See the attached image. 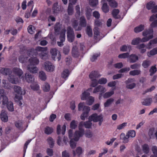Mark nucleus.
<instances>
[{
	"label": "nucleus",
	"instance_id": "f257e3e1",
	"mask_svg": "<svg viewBox=\"0 0 157 157\" xmlns=\"http://www.w3.org/2000/svg\"><path fill=\"white\" fill-rule=\"evenodd\" d=\"M48 50H22L20 52H26L28 56L31 57L29 59L30 64L29 65L36 66L39 63V60L36 56H39L42 59L45 60L49 58Z\"/></svg>",
	"mask_w": 157,
	"mask_h": 157
},
{
	"label": "nucleus",
	"instance_id": "f03ea898",
	"mask_svg": "<svg viewBox=\"0 0 157 157\" xmlns=\"http://www.w3.org/2000/svg\"><path fill=\"white\" fill-rule=\"evenodd\" d=\"M82 109L83 112L81 114L80 118L82 120H85L88 117V113L90 110V108L88 106H85L84 102H80L78 105V110L80 111Z\"/></svg>",
	"mask_w": 157,
	"mask_h": 157
},
{
	"label": "nucleus",
	"instance_id": "7ed1b4c3",
	"mask_svg": "<svg viewBox=\"0 0 157 157\" xmlns=\"http://www.w3.org/2000/svg\"><path fill=\"white\" fill-rule=\"evenodd\" d=\"M2 105L3 106L6 105L8 110L11 112L14 111L13 104L11 101H8V98L6 96H2Z\"/></svg>",
	"mask_w": 157,
	"mask_h": 157
},
{
	"label": "nucleus",
	"instance_id": "20e7f679",
	"mask_svg": "<svg viewBox=\"0 0 157 157\" xmlns=\"http://www.w3.org/2000/svg\"><path fill=\"white\" fill-rule=\"evenodd\" d=\"M82 123L79 124L78 126L79 130L75 131L74 134V140L75 141H78L80 137H82L84 134V130L81 126L82 125Z\"/></svg>",
	"mask_w": 157,
	"mask_h": 157
},
{
	"label": "nucleus",
	"instance_id": "39448f33",
	"mask_svg": "<svg viewBox=\"0 0 157 157\" xmlns=\"http://www.w3.org/2000/svg\"><path fill=\"white\" fill-rule=\"evenodd\" d=\"M13 90L14 92L17 94H15L14 99L15 101H19L20 100H22V91L21 88L19 86H15L13 88Z\"/></svg>",
	"mask_w": 157,
	"mask_h": 157
},
{
	"label": "nucleus",
	"instance_id": "423d86ee",
	"mask_svg": "<svg viewBox=\"0 0 157 157\" xmlns=\"http://www.w3.org/2000/svg\"><path fill=\"white\" fill-rule=\"evenodd\" d=\"M67 37L68 41L71 43L73 42L75 39V35L73 29L70 26L67 28Z\"/></svg>",
	"mask_w": 157,
	"mask_h": 157
},
{
	"label": "nucleus",
	"instance_id": "0eeeda50",
	"mask_svg": "<svg viewBox=\"0 0 157 157\" xmlns=\"http://www.w3.org/2000/svg\"><path fill=\"white\" fill-rule=\"evenodd\" d=\"M44 67L45 70L46 71L50 72L53 71L55 68V67L52 63L48 61H46L45 62Z\"/></svg>",
	"mask_w": 157,
	"mask_h": 157
},
{
	"label": "nucleus",
	"instance_id": "6e6552de",
	"mask_svg": "<svg viewBox=\"0 0 157 157\" xmlns=\"http://www.w3.org/2000/svg\"><path fill=\"white\" fill-rule=\"evenodd\" d=\"M50 52L52 55V59L55 60V58L58 59V61L61 59V56L60 52L58 50H51Z\"/></svg>",
	"mask_w": 157,
	"mask_h": 157
},
{
	"label": "nucleus",
	"instance_id": "1a4fd4ad",
	"mask_svg": "<svg viewBox=\"0 0 157 157\" xmlns=\"http://www.w3.org/2000/svg\"><path fill=\"white\" fill-rule=\"evenodd\" d=\"M102 118L103 117L102 115H98L97 113H93L89 117V119L94 122H97Z\"/></svg>",
	"mask_w": 157,
	"mask_h": 157
},
{
	"label": "nucleus",
	"instance_id": "9d476101",
	"mask_svg": "<svg viewBox=\"0 0 157 157\" xmlns=\"http://www.w3.org/2000/svg\"><path fill=\"white\" fill-rule=\"evenodd\" d=\"M105 91V88L101 85H99L95 87L93 91L94 93H96L98 92H101L100 94L99 98L100 99L102 95V93H104Z\"/></svg>",
	"mask_w": 157,
	"mask_h": 157
},
{
	"label": "nucleus",
	"instance_id": "9b49d317",
	"mask_svg": "<svg viewBox=\"0 0 157 157\" xmlns=\"http://www.w3.org/2000/svg\"><path fill=\"white\" fill-rule=\"evenodd\" d=\"M9 81L11 83L16 84L18 82V78L14 75L10 74L8 78Z\"/></svg>",
	"mask_w": 157,
	"mask_h": 157
},
{
	"label": "nucleus",
	"instance_id": "f8f14e48",
	"mask_svg": "<svg viewBox=\"0 0 157 157\" xmlns=\"http://www.w3.org/2000/svg\"><path fill=\"white\" fill-rule=\"evenodd\" d=\"M25 79L28 83H32L34 81V76L29 73H26L25 76Z\"/></svg>",
	"mask_w": 157,
	"mask_h": 157
},
{
	"label": "nucleus",
	"instance_id": "ddd939ff",
	"mask_svg": "<svg viewBox=\"0 0 157 157\" xmlns=\"http://www.w3.org/2000/svg\"><path fill=\"white\" fill-rule=\"evenodd\" d=\"M12 71L14 74L19 77L21 76L23 73L22 71L17 67H14Z\"/></svg>",
	"mask_w": 157,
	"mask_h": 157
},
{
	"label": "nucleus",
	"instance_id": "4468645a",
	"mask_svg": "<svg viewBox=\"0 0 157 157\" xmlns=\"http://www.w3.org/2000/svg\"><path fill=\"white\" fill-rule=\"evenodd\" d=\"M0 72L3 75H7L11 74L12 73V71L10 68H2L0 70Z\"/></svg>",
	"mask_w": 157,
	"mask_h": 157
},
{
	"label": "nucleus",
	"instance_id": "2eb2a0df",
	"mask_svg": "<svg viewBox=\"0 0 157 157\" xmlns=\"http://www.w3.org/2000/svg\"><path fill=\"white\" fill-rule=\"evenodd\" d=\"M92 10L89 6L86 8L85 15L87 20H90L92 15Z\"/></svg>",
	"mask_w": 157,
	"mask_h": 157
},
{
	"label": "nucleus",
	"instance_id": "dca6fc26",
	"mask_svg": "<svg viewBox=\"0 0 157 157\" xmlns=\"http://www.w3.org/2000/svg\"><path fill=\"white\" fill-rule=\"evenodd\" d=\"M91 121H86V122L81 121L79 124H80L81 122L82 123V125L81 126L82 128V127L84 126V127L87 128H91L92 125V123L91 122Z\"/></svg>",
	"mask_w": 157,
	"mask_h": 157
},
{
	"label": "nucleus",
	"instance_id": "f3484780",
	"mask_svg": "<svg viewBox=\"0 0 157 157\" xmlns=\"http://www.w3.org/2000/svg\"><path fill=\"white\" fill-rule=\"evenodd\" d=\"M129 136L126 134V135L123 132L121 133L120 136V139L123 140V142L124 143H126L129 141Z\"/></svg>",
	"mask_w": 157,
	"mask_h": 157
},
{
	"label": "nucleus",
	"instance_id": "a211bd4d",
	"mask_svg": "<svg viewBox=\"0 0 157 157\" xmlns=\"http://www.w3.org/2000/svg\"><path fill=\"white\" fill-rule=\"evenodd\" d=\"M27 68L30 72L33 73H37L38 70V68L35 66L28 65Z\"/></svg>",
	"mask_w": 157,
	"mask_h": 157
},
{
	"label": "nucleus",
	"instance_id": "6ab92c4d",
	"mask_svg": "<svg viewBox=\"0 0 157 157\" xmlns=\"http://www.w3.org/2000/svg\"><path fill=\"white\" fill-rule=\"evenodd\" d=\"M101 75L99 74V72L96 71H93L90 74L89 77L90 79H94L99 77Z\"/></svg>",
	"mask_w": 157,
	"mask_h": 157
},
{
	"label": "nucleus",
	"instance_id": "aec40b11",
	"mask_svg": "<svg viewBox=\"0 0 157 157\" xmlns=\"http://www.w3.org/2000/svg\"><path fill=\"white\" fill-rule=\"evenodd\" d=\"M0 117L3 121L6 122L8 120V117L6 112L2 111L0 114Z\"/></svg>",
	"mask_w": 157,
	"mask_h": 157
},
{
	"label": "nucleus",
	"instance_id": "412c9836",
	"mask_svg": "<svg viewBox=\"0 0 157 157\" xmlns=\"http://www.w3.org/2000/svg\"><path fill=\"white\" fill-rule=\"evenodd\" d=\"M86 25V20L84 17L82 16L81 17L80 19L79 26L81 27L82 29V27H85Z\"/></svg>",
	"mask_w": 157,
	"mask_h": 157
},
{
	"label": "nucleus",
	"instance_id": "4be33fe9",
	"mask_svg": "<svg viewBox=\"0 0 157 157\" xmlns=\"http://www.w3.org/2000/svg\"><path fill=\"white\" fill-rule=\"evenodd\" d=\"M129 59L130 63H134L138 59V57L135 54H132L129 56Z\"/></svg>",
	"mask_w": 157,
	"mask_h": 157
},
{
	"label": "nucleus",
	"instance_id": "5701e85b",
	"mask_svg": "<svg viewBox=\"0 0 157 157\" xmlns=\"http://www.w3.org/2000/svg\"><path fill=\"white\" fill-rule=\"evenodd\" d=\"M144 29V25L141 24L134 28V31L136 33H139L142 31Z\"/></svg>",
	"mask_w": 157,
	"mask_h": 157
},
{
	"label": "nucleus",
	"instance_id": "b1692460",
	"mask_svg": "<svg viewBox=\"0 0 157 157\" xmlns=\"http://www.w3.org/2000/svg\"><path fill=\"white\" fill-rule=\"evenodd\" d=\"M39 77L40 79L43 81H45L47 79V76L45 73L41 71L39 72Z\"/></svg>",
	"mask_w": 157,
	"mask_h": 157
},
{
	"label": "nucleus",
	"instance_id": "393cba45",
	"mask_svg": "<svg viewBox=\"0 0 157 157\" xmlns=\"http://www.w3.org/2000/svg\"><path fill=\"white\" fill-rule=\"evenodd\" d=\"M78 22L77 20H75L72 23V26L76 31H80L82 29L80 26L78 27Z\"/></svg>",
	"mask_w": 157,
	"mask_h": 157
},
{
	"label": "nucleus",
	"instance_id": "a878e982",
	"mask_svg": "<svg viewBox=\"0 0 157 157\" xmlns=\"http://www.w3.org/2000/svg\"><path fill=\"white\" fill-rule=\"evenodd\" d=\"M52 10L53 13H57L60 10V7L58 5L57 2L53 4L52 7Z\"/></svg>",
	"mask_w": 157,
	"mask_h": 157
},
{
	"label": "nucleus",
	"instance_id": "bb28decb",
	"mask_svg": "<svg viewBox=\"0 0 157 157\" xmlns=\"http://www.w3.org/2000/svg\"><path fill=\"white\" fill-rule=\"evenodd\" d=\"M153 29L151 28L149 29L148 30H145L142 33L144 36H147L148 35H153Z\"/></svg>",
	"mask_w": 157,
	"mask_h": 157
},
{
	"label": "nucleus",
	"instance_id": "cd10ccee",
	"mask_svg": "<svg viewBox=\"0 0 157 157\" xmlns=\"http://www.w3.org/2000/svg\"><path fill=\"white\" fill-rule=\"evenodd\" d=\"M142 151L145 154H148L149 151V148L148 145L147 144H145L142 146Z\"/></svg>",
	"mask_w": 157,
	"mask_h": 157
},
{
	"label": "nucleus",
	"instance_id": "c85d7f7f",
	"mask_svg": "<svg viewBox=\"0 0 157 157\" xmlns=\"http://www.w3.org/2000/svg\"><path fill=\"white\" fill-rule=\"evenodd\" d=\"M152 101V100L151 98H146L144 99L143 102H142V104L146 106L149 105Z\"/></svg>",
	"mask_w": 157,
	"mask_h": 157
},
{
	"label": "nucleus",
	"instance_id": "c756f323",
	"mask_svg": "<svg viewBox=\"0 0 157 157\" xmlns=\"http://www.w3.org/2000/svg\"><path fill=\"white\" fill-rule=\"evenodd\" d=\"M109 6L112 8H116L118 6V3L115 0H111L109 2Z\"/></svg>",
	"mask_w": 157,
	"mask_h": 157
},
{
	"label": "nucleus",
	"instance_id": "7c9ffc66",
	"mask_svg": "<svg viewBox=\"0 0 157 157\" xmlns=\"http://www.w3.org/2000/svg\"><path fill=\"white\" fill-rule=\"evenodd\" d=\"M47 141L50 147L51 148H53L54 144V141L53 139L50 137L47 139Z\"/></svg>",
	"mask_w": 157,
	"mask_h": 157
},
{
	"label": "nucleus",
	"instance_id": "2f4dec72",
	"mask_svg": "<svg viewBox=\"0 0 157 157\" xmlns=\"http://www.w3.org/2000/svg\"><path fill=\"white\" fill-rule=\"evenodd\" d=\"M102 11L105 13H108L109 10V9L106 3H104L101 7Z\"/></svg>",
	"mask_w": 157,
	"mask_h": 157
},
{
	"label": "nucleus",
	"instance_id": "473e14b6",
	"mask_svg": "<svg viewBox=\"0 0 157 157\" xmlns=\"http://www.w3.org/2000/svg\"><path fill=\"white\" fill-rule=\"evenodd\" d=\"M53 132V129L52 128L49 126H47L44 129V132L47 135L51 134Z\"/></svg>",
	"mask_w": 157,
	"mask_h": 157
},
{
	"label": "nucleus",
	"instance_id": "72a5a7b5",
	"mask_svg": "<svg viewBox=\"0 0 157 157\" xmlns=\"http://www.w3.org/2000/svg\"><path fill=\"white\" fill-rule=\"evenodd\" d=\"M25 55L20 56L18 58V60L19 62L22 63H25L28 60L27 57H25Z\"/></svg>",
	"mask_w": 157,
	"mask_h": 157
},
{
	"label": "nucleus",
	"instance_id": "f704fd0d",
	"mask_svg": "<svg viewBox=\"0 0 157 157\" xmlns=\"http://www.w3.org/2000/svg\"><path fill=\"white\" fill-rule=\"evenodd\" d=\"M144 37L143 38L141 39H140V42H144L149 40L151 39H152L153 36L152 35H149L148 36H144Z\"/></svg>",
	"mask_w": 157,
	"mask_h": 157
},
{
	"label": "nucleus",
	"instance_id": "c9c22d12",
	"mask_svg": "<svg viewBox=\"0 0 157 157\" xmlns=\"http://www.w3.org/2000/svg\"><path fill=\"white\" fill-rule=\"evenodd\" d=\"M42 89L44 92H48L50 90L49 84L48 83H45L43 86Z\"/></svg>",
	"mask_w": 157,
	"mask_h": 157
},
{
	"label": "nucleus",
	"instance_id": "e433bc0d",
	"mask_svg": "<svg viewBox=\"0 0 157 157\" xmlns=\"http://www.w3.org/2000/svg\"><path fill=\"white\" fill-rule=\"evenodd\" d=\"M114 101V99L113 98H110L108 99L104 104L105 107H109L112 102Z\"/></svg>",
	"mask_w": 157,
	"mask_h": 157
},
{
	"label": "nucleus",
	"instance_id": "4c0bfd02",
	"mask_svg": "<svg viewBox=\"0 0 157 157\" xmlns=\"http://www.w3.org/2000/svg\"><path fill=\"white\" fill-rule=\"evenodd\" d=\"M157 70L155 65L152 66L149 70V72L150 73V76L153 75L156 72Z\"/></svg>",
	"mask_w": 157,
	"mask_h": 157
},
{
	"label": "nucleus",
	"instance_id": "58836bf2",
	"mask_svg": "<svg viewBox=\"0 0 157 157\" xmlns=\"http://www.w3.org/2000/svg\"><path fill=\"white\" fill-rule=\"evenodd\" d=\"M67 12L69 15H71L73 13V6L71 3H69L67 9Z\"/></svg>",
	"mask_w": 157,
	"mask_h": 157
},
{
	"label": "nucleus",
	"instance_id": "ea45409f",
	"mask_svg": "<svg viewBox=\"0 0 157 157\" xmlns=\"http://www.w3.org/2000/svg\"><path fill=\"white\" fill-rule=\"evenodd\" d=\"M69 74V71L68 69H65L62 73L61 77L63 78H65L68 76Z\"/></svg>",
	"mask_w": 157,
	"mask_h": 157
},
{
	"label": "nucleus",
	"instance_id": "a19ab883",
	"mask_svg": "<svg viewBox=\"0 0 157 157\" xmlns=\"http://www.w3.org/2000/svg\"><path fill=\"white\" fill-rule=\"evenodd\" d=\"M140 73L141 71L140 70H136L130 71L129 74L130 75L135 76L139 75L140 74Z\"/></svg>",
	"mask_w": 157,
	"mask_h": 157
},
{
	"label": "nucleus",
	"instance_id": "79ce46f5",
	"mask_svg": "<svg viewBox=\"0 0 157 157\" xmlns=\"http://www.w3.org/2000/svg\"><path fill=\"white\" fill-rule=\"evenodd\" d=\"M151 64V62L148 60H144L142 63V66L144 68H147Z\"/></svg>",
	"mask_w": 157,
	"mask_h": 157
},
{
	"label": "nucleus",
	"instance_id": "37998d69",
	"mask_svg": "<svg viewBox=\"0 0 157 157\" xmlns=\"http://www.w3.org/2000/svg\"><path fill=\"white\" fill-rule=\"evenodd\" d=\"M155 2H153L150 1L146 5V8L148 10L152 9L154 6Z\"/></svg>",
	"mask_w": 157,
	"mask_h": 157
},
{
	"label": "nucleus",
	"instance_id": "c03bdc74",
	"mask_svg": "<svg viewBox=\"0 0 157 157\" xmlns=\"http://www.w3.org/2000/svg\"><path fill=\"white\" fill-rule=\"evenodd\" d=\"M127 134L129 138H133L135 136L136 133L135 130H130L128 132Z\"/></svg>",
	"mask_w": 157,
	"mask_h": 157
},
{
	"label": "nucleus",
	"instance_id": "a18cd8bd",
	"mask_svg": "<svg viewBox=\"0 0 157 157\" xmlns=\"http://www.w3.org/2000/svg\"><path fill=\"white\" fill-rule=\"evenodd\" d=\"M90 95V94L89 92L86 91H85L82 94V95L81 97V99L83 100H86Z\"/></svg>",
	"mask_w": 157,
	"mask_h": 157
},
{
	"label": "nucleus",
	"instance_id": "49530a36",
	"mask_svg": "<svg viewBox=\"0 0 157 157\" xmlns=\"http://www.w3.org/2000/svg\"><path fill=\"white\" fill-rule=\"evenodd\" d=\"M119 10L118 9H114L113 10L112 14L113 17L115 18H118L117 15L119 13Z\"/></svg>",
	"mask_w": 157,
	"mask_h": 157
},
{
	"label": "nucleus",
	"instance_id": "de8ad7c7",
	"mask_svg": "<svg viewBox=\"0 0 157 157\" xmlns=\"http://www.w3.org/2000/svg\"><path fill=\"white\" fill-rule=\"evenodd\" d=\"M140 42V38L139 37L134 39L132 41L131 44L133 45H136Z\"/></svg>",
	"mask_w": 157,
	"mask_h": 157
},
{
	"label": "nucleus",
	"instance_id": "09e8293b",
	"mask_svg": "<svg viewBox=\"0 0 157 157\" xmlns=\"http://www.w3.org/2000/svg\"><path fill=\"white\" fill-rule=\"evenodd\" d=\"M94 38L96 39L97 36L99 35V28L98 27H95L94 29Z\"/></svg>",
	"mask_w": 157,
	"mask_h": 157
},
{
	"label": "nucleus",
	"instance_id": "8fccbe9b",
	"mask_svg": "<svg viewBox=\"0 0 157 157\" xmlns=\"http://www.w3.org/2000/svg\"><path fill=\"white\" fill-rule=\"evenodd\" d=\"M86 33L89 37H91L93 35L92 29L90 26H87L86 28Z\"/></svg>",
	"mask_w": 157,
	"mask_h": 157
},
{
	"label": "nucleus",
	"instance_id": "3c124183",
	"mask_svg": "<svg viewBox=\"0 0 157 157\" xmlns=\"http://www.w3.org/2000/svg\"><path fill=\"white\" fill-rule=\"evenodd\" d=\"M90 5L92 7L96 6L98 4V0H90L89 2Z\"/></svg>",
	"mask_w": 157,
	"mask_h": 157
},
{
	"label": "nucleus",
	"instance_id": "603ef678",
	"mask_svg": "<svg viewBox=\"0 0 157 157\" xmlns=\"http://www.w3.org/2000/svg\"><path fill=\"white\" fill-rule=\"evenodd\" d=\"M92 82H91L90 86L91 87H95L98 84V81L95 79H90Z\"/></svg>",
	"mask_w": 157,
	"mask_h": 157
},
{
	"label": "nucleus",
	"instance_id": "864d4df0",
	"mask_svg": "<svg viewBox=\"0 0 157 157\" xmlns=\"http://www.w3.org/2000/svg\"><path fill=\"white\" fill-rule=\"evenodd\" d=\"M78 50H72V54L73 57L77 58L78 57L79 53Z\"/></svg>",
	"mask_w": 157,
	"mask_h": 157
},
{
	"label": "nucleus",
	"instance_id": "5fc2aeb1",
	"mask_svg": "<svg viewBox=\"0 0 157 157\" xmlns=\"http://www.w3.org/2000/svg\"><path fill=\"white\" fill-rule=\"evenodd\" d=\"M113 94L114 91H113L108 92L105 93L103 95V97L105 98H107L111 96Z\"/></svg>",
	"mask_w": 157,
	"mask_h": 157
},
{
	"label": "nucleus",
	"instance_id": "6e6d98bb",
	"mask_svg": "<svg viewBox=\"0 0 157 157\" xmlns=\"http://www.w3.org/2000/svg\"><path fill=\"white\" fill-rule=\"evenodd\" d=\"M61 29V27L59 23H57L54 27L55 31L56 33H59Z\"/></svg>",
	"mask_w": 157,
	"mask_h": 157
},
{
	"label": "nucleus",
	"instance_id": "4d7b16f0",
	"mask_svg": "<svg viewBox=\"0 0 157 157\" xmlns=\"http://www.w3.org/2000/svg\"><path fill=\"white\" fill-rule=\"evenodd\" d=\"M129 54L128 52L124 53L119 55L118 57L119 58H126L128 57Z\"/></svg>",
	"mask_w": 157,
	"mask_h": 157
},
{
	"label": "nucleus",
	"instance_id": "13d9d810",
	"mask_svg": "<svg viewBox=\"0 0 157 157\" xmlns=\"http://www.w3.org/2000/svg\"><path fill=\"white\" fill-rule=\"evenodd\" d=\"M15 125L17 128L20 129L22 128V122L21 121L18 120L15 122Z\"/></svg>",
	"mask_w": 157,
	"mask_h": 157
},
{
	"label": "nucleus",
	"instance_id": "bf43d9fd",
	"mask_svg": "<svg viewBox=\"0 0 157 157\" xmlns=\"http://www.w3.org/2000/svg\"><path fill=\"white\" fill-rule=\"evenodd\" d=\"M59 39L61 41H62L63 42L64 41L65 39V32H62L61 33L59 36Z\"/></svg>",
	"mask_w": 157,
	"mask_h": 157
},
{
	"label": "nucleus",
	"instance_id": "052dcab7",
	"mask_svg": "<svg viewBox=\"0 0 157 157\" xmlns=\"http://www.w3.org/2000/svg\"><path fill=\"white\" fill-rule=\"evenodd\" d=\"M76 121L75 120H73L70 123V127L72 129H75L77 125L76 124Z\"/></svg>",
	"mask_w": 157,
	"mask_h": 157
},
{
	"label": "nucleus",
	"instance_id": "680f3d73",
	"mask_svg": "<svg viewBox=\"0 0 157 157\" xmlns=\"http://www.w3.org/2000/svg\"><path fill=\"white\" fill-rule=\"evenodd\" d=\"M107 82V79L104 78H102L100 79L98 81V83L101 84H105Z\"/></svg>",
	"mask_w": 157,
	"mask_h": 157
},
{
	"label": "nucleus",
	"instance_id": "e2e57ef3",
	"mask_svg": "<svg viewBox=\"0 0 157 157\" xmlns=\"http://www.w3.org/2000/svg\"><path fill=\"white\" fill-rule=\"evenodd\" d=\"M70 141V146L72 149L75 148L76 147V143L73 141V139H71Z\"/></svg>",
	"mask_w": 157,
	"mask_h": 157
},
{
	"label": "nucleus",
	"instance_id": "0e129e2a",
	"mask_svg": "<svg viewBox=\"0 0 157 157\" xmlns=\"http://www.w3.org/2000/svg\"><path fill=\"white\" fill-rule=\"evenodd\" d=\"M94 101V98L92 96H90L89 98L87 104L89 105H91Z\"/></svg>",
	"mask_w": 157,
	"mask_h": 157
},
{
	"label": "nucleus",
	"instance_id": "69168bd1",
	"mask_svg": "<svg viewBox=\"0 0 157 157\" xmlns=\"http://www.w3.org/2000/svg\"><path fill=\"white\" fill-rule=\"evenodd\" d=\"M31 88L34 91H37L39 89L40 87L38 85L36 84L31 85Z\"/></svg>",
	"mask_w": 157,
	"mask_h": 157
},
{
	"label": "nucleus",
	"instance_id": "338daca9",
	"mask_svg": "<svg viewBox=\"0 0 157 157\" xmlns=\"http://www.w3.org/2000/svg\"><path fill=\"white\" fill-rule=\"evenodd\" d=\"M157 54V50H151L150 53H147V56L150 57L151 56Z\"/></svg>",
	"mask_w": 157,
	"mask_h": 157
},
{
	"label": "nucleus",
	"instance_id": "774afa93",
	"mask_svg": "<svg viewBox=\"0 0 157 157\" xmlns=\"http://www.w3.org/2000/svg\"><path fill=\"white\" fill-rule=\"evenodd\" d=\"M152 151L154 156L157 157V147L154 146L152 147Z\"/></svg>",
	"mask_w": 157,
	"mask_h": 157
}]
</instances>
